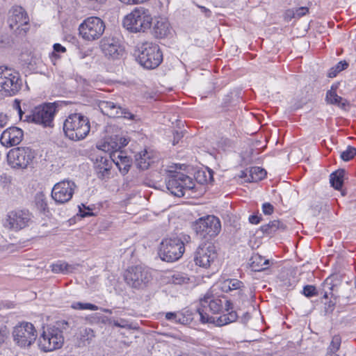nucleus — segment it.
<instances>
[{
	"instance_id": "0e129e2a",
	"label": "nucleus",
	"mask_w": 356,
	"mask_h": 356,
	"mask_svg": "<svg viewBox=\"0 0 356 356\" xmlns=\"http://www.w3.org/2000/svg\"><path fill=\"white\" fill-rule=\"evenodd\" d=\"M245 316V318L247 317V318H250V317L248 314H246Z\"/></svg>"
},
{
	"instance_id": "4c0bfd02",
	"label": "nucleus",
	"mask_w": 356,
	"mask_h": 356,
	"mask_svg": "<svg viewBox=\"0 0 356 356\" xmlns=\"http://www.w3.org/2000/svg\"><path fill=\"white\" fill-rule=\"evenodd\" d=\"M53 49L54 51L51 52L50 58L54 64H55V62L60 58L58 54L65 53L66 51V49L59 43L54 44Z\"/></svg>"
},
{
	"instance_id": "09e8293b",
	"label": "nucleus",
	"mask_w": 356,
	"mask_h": 356,
	"mask_svg": "<svg viewBox=\"0 0 356 356\" xmlns=\"http://www.w3.org/2000/svg\"><path fill=\"white\" fill-rule=\"evenodd\" d=\"M165 319L172 323H177V312H166L165 313Z\"/></svg>"
},
{
	"instance_id": "ea45409f",
	"label": "nucleus",
	"mask_w": 356,
	"mask_h": 356,
	"mask_svg": "<svg viewBox=\"0 0 356 356\" xmlns=\"http://www.w3.org/2000/svg\"><path fill=\"white\" fill-rule=\"evenodd\" d=\"M169 278L170 282L174 284H182L186 283L188 280V278L181 273H175L172 274Z\"/></svg>"
},
{
	"instance_id": "4d7b16f0",
	"label": "nucleus",
	"mask_w": 356,
	"mask_h": 356,
	"mask_svg": "<svg viewBox=\"0 0 356 356\" xmlns=\"http://www.w3.org/2000/svg\"><path fill=\"white\" fill-rule=\"evenodd\" d=\"M182 136L181 135V134L177 132L176 134L174 136V140H173V145H175L176 143H178L179 141V139Z\"/></svg>"
},
{
	"instance_id": "2f4dec72",
	"label": "nucleus",
	"mask_w": 356,
	"mask_h": 356,
	"mask_svg": "<svg viewBox=\"0 0 356 356\" xmlns=\"http://www.w3.org/2000/svg\"><path fill=\"white\" fill-rule=\"evenodd\" d=\"M117 140V137L106 138L99 143L97 147L99 149L104 153H108L109 156H111V153L118 151V142Z\"/></svg>"
},
{
	"instance_id": "e2e57ef3",
	"label": "nucleus",
	"mask_w": 356,
	"mask_h": 356,
	"mask_svg": "<svg viewBox=\"0 0 356 356\" xmlns=\"http://www.w3.org/2000/svg\"><path fill=\"white\" fill-rule=\"evenodd\" d=\"M175 356H188V355L187 354H186V353H180V354H178V355H175Z\"/></svg>"
},
{
	"instance_id": "72a5a7b5",
	"label": "nucleus",
	"mask_w": 356,
	"mask_h": 356,
	"mask_svg": "<svg viewBox=\"0 0 356 356\" xmlns=\"http://www.w3.org/2000/svg\"><path fill=\"white\" fill-rule=\"evenodd\" d=\"M341 344V337L339 334H335L332 337V340L327 348V355H332L339 350Z\"/></svg>"
},
{
	"instance_id": "7c9ffc66",
	"label": "nucleus",
	"mask_w": 356,
	"mask_h": 356,
	"mask_svg": "<svg viewBox=\"0 0 356 356\" xmlns=\"http://www.w3.org/2000/svg\"><path fill=\"white\" fill-rule=\"evenodd\" d=\"M337 86H332L331 89L326 93L325 100L328 104L337 105L338 106L343 108L346 105V101L337 94Z\"/></svg>"
},
{
	"instance_id": "c756f323",
	"label": "nucleus",
	"mask_w": 356,
	"mask_h": 356,
	"mask_svg": "<svg viewBox=\"0 0 356 356\" xmlns=\"http://www.w3.org/2000/svg\"><path fill=\"white\" fill-rule=\"evenodd\" d=\"M79 265L69 264L63 261H58L51 265V271L54 273L68 274L74 272Z\"/></svg>"
},
{
	"instance_id": "b1692460",
	"label": "nucleus",
	"mask_w": 356,
	"mask_h": 356,
	"mask_svg": "<svg viewBox=\"0 0 356 356\" xmlns=\"http://www.w3.org/2000/svg\"><path fill=\"white\" fill-rule=\"evenodd\" d=\"M157 159L152 150L144 149L136 155V163L141 170H147Z\"/></svg>"
},
{
	"instance_id": "de8ad7c7",
	"label": "nucleus",
	"mask_w": 356,
	"mask_h": 356,
	"mask_svg": "<svg viewBox=\"0 0 356 356\" xmlns=\"http://www.w3.org/2000/svg\"><path fill=\"white\" fill-rule=\"evenodd\" d=\"M284 18L286 21H291L293 18H296L295 15L294 9L286 10L284 15Z\"/></svg>"
},
{
	"instance_id": "79ce46f5",
	"label": "nucleus",
	"mask_w": 356,
	"mask_h": 356,
	"mask_svg": "<svg viewBox=\"0 0 356 356\" xmlns=\"http://www.w3.org/2000/svg\"><path fill=\"white\" fill-rule=\"evenodd\" d=\"M303 294L307 297L311 298L319 294L318 291L316 290V287L313 285H306L303 288Z\"/></svg>"
},
{
	"instance_id": "f8f14e48",
	"label": "nucleus",
	"mask_w": 356,
	"mask_h": 356,
	"mask_svg": "<svg viewBox=\"0 0 356 356\" xmlns=\"http://www.w3.org/2000/svg\"><path fill=\"white\" fill-rule=\"evenodd\" d=\"M193 229L200 238H211L220 233L221 224L218 218L214 216H207L199 218L195 222Z\"/></svg>"
},
{
	"instance_id": "a878e982",
	"label": "nucleus",
	"mask_w": 356,
	"mask_h": 356,
	"mask_svg": "<svg viewBox=\"0 0 356 356\" xmlns=\"http://www.w3.org/2000/svg\"><path fill=\"white\" fill-rule=\"evenodd\" d=\"M219 287L222 292L228 293L236 291V293L241 295L243 288H244L243 283L237 279H227L219 284Z\"/></svg>"
},
{
	"instance_id": "49530a36",
	"label": "nucleus",
	"mask_w": 356,
	"mask_h": 356,
	"mask_svg": "<svg viewBox=\"0 0 356 356\" xmlns=\"http://www.w3.org/2000/svg\"><path fill=\"white\" fill-rule=\"evenodd\" d=\"M113 323L115 326L122 327V328H130L131 326L128 321L124 319H120V321H113Z\"/></svg>"
},
{
	"instance_id": "412c9836",
	"label": "nucleus",
	"mask_w": 356,
	"mask_h": 356,
	"mask_svg": "<svg viewBox=\"0 0 356 356\" xmlns=\"http://www.w3.org/2000/svg\"><path fill=\"white\" fill-rule=\"evenodd\" d=\"M24 137L23 131L16 127L6 129L1 134L0 138L1 143L5 147H12L19 145Z\"/></svg>"
},
{
	"instance_id": "6ab92c4d",
	"label": "nucleus",
	"mask_w": 356,
	"mask_h": 356,
	"mask_svg": "<svg viewBox=\"0 0 356 356\" xmlns=\"http://www.w3.org/2000/svg\"><path fill=\"white\" fill-rule=\"evenodd\" d=\"M100 49L108 59L118 60L122 57L124 49L118 39L105 37L100 42Z\"/></svg>"
},
{
	"instance_id": "ddd939ff",
	"label": "nucleus",
	"mask_w": 356,
	"mask_h": 356,
	"mask_svg": "<svg viewBox=\"0 0 356 356\" xmlns=\"http://www.w3.org/2000/svg\"><path fill=\"white\" fill-rule=\"evenodd\" d=\"M8 24L10 29L19 35H24L29 30V17L21 6H15L10 9Z\"/></svg>"
},
{
	"instance_id": "3c124183",
	"label": "nucleus",
	"mask_w": 356,
	"mask_h": 356,
	"mask_svg": "<svg viewBox=\"0 0 356 356\" xmlns=\"http://www.w3.org/2000/svg\"><path fill=\"white\" fill-rule=\"evenodd\" d=\"M16 102V108L17 109L18 111V114H19V118L21 120H24V118H25V115H26V113H25L24 112L22 111L21 107H20V105H19V102L15 101ZM29 113H27V115H29Z\"/></svg>"
},
{
	"instance_id": "423d86ee",
	"label": "nucleus",
	"mask_w": 356,
	"mask_h": 356,
	"mask_svg": "<svg viewBox=\"0 0 356 356\" xmlns=\"http://www.w3.org/2000/svg\"><path fill=\"white\" fill-rule=\"evenodd\" d=\"M136 55L139 64L149 70L156 68L163 60V54L159 46L152 42L146 41L138 44Z\"/></svg>"
},
{
	"instance_id": "4468645a",
	"label": "nucleus",
	"mask_w": 356,
	"mask_h": 356,
	"mask_svg": "<svg viewBox=\"0 0 356 356\" xmlns=\"http://www.w3.org/2000/svg\"><path fill=\"white\" fill-rule=\"evenodd\" d=\"M14 341L20 347L31 346L37 338V332L33 325L29 322H22L17 325L13 331Z\"/></svg>"
},
{
	"instance_id": "69168bd1",
	"label": "nucleus",
	"mask_w": 356,
	"mask_h": 356,
	"mask_svg": "<svg viewBox=\"0 0 356 356\" xmlns=\"http://www.w3.org/2000/svg\"><path fill=\"white\" fill-rule=\"evenodd\" d=\"M330 356H339V355H337V354H334V355H330Z\"/></svg>"
},
{
	"instance_id": "680f3d73",
	"label": "nucleus",
	"mask_w": 356,
	"mask_h": 356,
	"mask_svg": "<svg viewBox=\"0 0 356 356\" xmlns=\"http://www.w3.org/2000/svg\"><path fill=\"white\" fill-rule=\"evenodd\" d=\"M103 322H104V323L108 322V323H112L111 320V319H109V318H106V320H104V321H103Z\"/></svg>"
},
{
	"instance_id": "f03ea898",
	"label": "nucleus",
	"mask_w": 356,
	"mask_h": 356,
	"mask_svg": "<svg viewBox=\"0 0 356 356\" xmlns=\"http://www.w3.org/2000/svg\"><path fill=\"white\" fill-rule=\"evenodd\" d=\"M189 235L180 233L164 238L159 245V255L167 262H173L180 259L185 252V245L191 243Z\"/></svg>"
},
{
	"instance_id": "39448f33",
	"label": "nucleus",
	"mask_w": 356,
	"mask_h": 356,
	"mask_svg": "<svg viewBox=\"0 0 356 356\" xmlns=\"http://www.w3.org/2000/svg\"><path fill=\"white\" fill-rule=\"evenodd\" d=\"M90 130L89 120L81 113H72L63 122V131L65 136L73 141L84 139L88 135Z\"/></svg>"
},
{
	"instance_id": "bf43d9fd",
	"label": "nucleus",
	"mask_w": 356,
	"mask_h": 356,
	"mask_svg": "<svg viewBox=\"0 0 356 356\" xmlns=\"http://www.w3.org/2000/svg\"><path fill=\"white\" fill-rule=\"evenodd\" d=\"M38 197L41 198V202H42L41 207H42V205L44 204L43 199H42L44 197V195L42 193H40L38 195Z\"/></svg>"
},
{
	"instance_id": "5701e85b",
	"label": "nucleus",
	"mask_w": 356,
	"mask_h": 356,
	"mask_svg": "<svg viewBox=\"0 0 356 356\" xmlns=\"http://www.w3.org/2000/svg\"><path fill=\"white\" fill-rule=\"evenodd\" d=\"M171 26L168 20L164 17L155 19L152 26V34L157 38H165L171 33Z\"/></svg>"
},
{
	"instance_id": "13d9d810",
	"label": "nucleus",
	"mask_w": 356,
	"mask_h": 356,
	"mask_svg": "<svg viewBox=\"0 0 356 356\" xmlns=\"http://www.w3.org/2000/svg\"><path fill=\"white\" fill-rule=\"evenodd\" d=\"M334 305L333 303H332L331 302H330L327 305V307L326 308V310L327 311H330V312H332L333 309H334Z\"/></svg>"
},
{
	"instance_id": "aec40b11",
	"label": "nucleus",
	"mask_w": 356,
	"mask_h": 356,
	"mask_svg": "<svg viewBox=\"0 0 356 356\" xmlns=\"http://www.w3.org/2000/svg\"><path fill=\"white\" fill-rule=\"evenodd\" d=\"M99 108L102 113L110 118L122 117L129 120H132L134 118V115L128 110L113 102L101 101L99 103Z\"/></svg>"
},
{
	"instance_id": "f257e3e1",
	"label": "nucleus",
	"mask_w": 356,
	"mask_h": 356,
	"mask_svg": "<svg viewBox=\"0 0 356 356\" xmlns=\"http://www.w3.org/2000/svg\"><path fill=\"white\" fill-rule=\"evenodd\" d=\"M232 302L223 298L207 293L200 299L197 312L203 323H212L216 326H223L234 322L238 318L236 312L231 311Z\"/></svg>"
},
{
	"instance_id": "a19ab883",
	"label": "nucleus",
	"mask_w": 356,
	"mask_h": 356,
	"mask_svg": "<svg viewBox=\"0 0 356 356\" xmlns=\"http://www.w3.org/2000/svg\"><path fill=\"white\" fill-rule=\"evenodd\" d=\"M356 155V148L348 146L346 150L341 152V158L345 161H348L354 158Z\"/></svg>"
},
{
	"instance_id": "f3484780",
	"label": "nucleus",
	"mask_w": 356,
	"mask_h": 356,
	"mask_svg": "<svg viewBox=\"0 0 356 356\" xmlns=\"http://www.w3.org/2000/svg\"><path fill=\"white\" fill-rule=\"evenodd\" d=\"M31 214L27 210H15L8 213L3 222L5 227L18 231L29 226Z\"/></svg>"
},
{
	"instance_id": "9d476101",
	"label": "nucleus",
	"mask_w": 356,
	"mask_h": 356,
	"mask_svg": "<svg viewBox=\"0 0 356 356\" xmlns=\"http://www.w3.org/2000/svg\"><path fill=\"white\" fill-rule=\"evenodd\" d=\"M166 186L175 196L182 197L185 195L186 191H190L194 188L195 183L192 178L180 172L170 171Z\"/></svg>"
},
{
	"instance_id": "bb28decb",
	"label": "nucleus",
	"mask_w": 356,
	"mask_h": 356,
	"mask_svg": "<svg viewBox=\"0 0 356 356\" xmlns=\"http://www.w3.org/2000/svg\"><path fill=\"white\" fill-rule=\"evenodd\" d=\"M250 266L254 271H262L270 266V261L259 254H254L250 259Z\"/></svg>"
},
{
	"instance_id": "58836bf2",
	"label": "nucleus",
	"mask_w": 356,
	"mask_h": 356,
	"mask_svg": "<svg viewBox=\"0 0 356 356\" xmlns=\"http://www.w3.org/2000/svg\"><path fill=\"white\" fill-rule=\"evenodd\" d=\"M333 288L334 284H332V280L330 278H327L322 284V292L321 294L323 293V298L327 299L329 294L332 295V291L333 290Z\"/></svg>"
},
{
	"instance_id": "dca6fc26",
	"label": "nucleus",
	"mask_w": 356,
	"mask_h": 356,
	"mask_svg": "<svg viewBox=\"0 0 356 356\" xmlns=\"http://www.w3.org/2000/svg\"><path fill=\"white\" fill-rule=\"evenodd\" d=\"M127 284L134 289H143L151 280V275L146 268L137 266L131 267L125 273Z\"/></svg>"
},
{
	"instance_id": "c9c22d12",
	"label": "nucleus",
	"mask_w": 356,
	"mask_h": 356,
	"mask_svg": "<svg viewBox=\"0 0 356 356\" xmlns=\"http://www.w3.org/2000/svg\"><path fill=\"white\" fill-rule=\"evenodd\" d=\"M177 324L181 325H188L189 324L192 320L193 317L188 312H177Z\"/></svg>"
},
{
	"instance_id": "20e7f679",
	"label": "nucleus",
	"mask_w": 356,
	"mask_h": 356,
	"mask_svg": "<svg viewBox=\"0 0 356 356\" xmlns=\"http://www.w3.org/2000/svg\"><path fill=\"white\" fill-rule=\"evenodd\" d=\"M153 17L151 11L145 7L135 8L123 19V26L131 33H145L150 29Z\"/></svg>"
},
{
	"instance_id": "4be33fe9",
	"label": "nucleus",
	"mask_w": 356,
	"mask_h": 356,
	"mask_svg": "<svg viewBox=\"0 0 356 356\" xmlns=\"http://www.w3.org/2000/svg\"><path fill=\"white\" fill-rule=\"evenodd\" d=\"M112 168L110 156H99L95 163V168L99 179H104L109 177Z\"/></svg>"
},
{
	"instance_id": "864d4df0",
	"label": "nucleus",
	"mask_w": 356,
	"mask_h": 356,
	"mask_svg": "<svg viewBox=\"0 0 356 356\" xmlns=\"http://www.w3.org/2000/svg\"><path fill=\"white\" fill-rule=\"evenodd\" d=\"M198 8L200 9L201 13L204 14L206 17H209L211 16V12L209 9L202 6H198Z\"/></svg>"
},
{
	"instance_id": "603ef678",
	"label": "nucleus",
	"mask_w": 356,
	"mask_h": 356,
	"mask_svg": "<svg viewBox=\"0 0 356 356\" xmlns=\"http://www.w3.org/2000/svg\"><path fill=\"white\" fill-rule=\"evenodd\" d=\"M8 122V118L6 115L0 113V130L4 127Z\"/></svg>"
},
{
	"instance_id": "cd10ccee",
	"label": "nucleus",
	"mask_w": 356,
	"mask_h": 356,
	"mask_svg": "<svg viewBox=\"0 0 356 356\" xmlns=\"http://www.w3.org/2000/svg\"><path fill=\"white\" fill-rule=\"evenodd\" d=\"M266 170L259 166H254L249 169L247 172H242L241 177H247V180L250 182H257L266 177Z\"/></svg>"
},
{
	"instance_id": "6e6d98bb",
	"label": "nucleus",
	"mask_w": 356,
	"mask_h": 356,
	"mask_svg": "<svg viewBox=\"0 0 356 356\" xmlns=\"http://www.w3.org/2000/svg\"><path fill=\"white\" fill-rule=\"evenodd\" d=\"M79 212H80V215L81 217H87V216H90L92 215V213H91V212L83 211L81 210V207H79Z\"/></svg>"
},
{
	"instance_id": "0eeeda50",
	"label": "nucleus",
	"mask_w": 356,
	"mask_h": 356,
	"mask_svg": "<svg viewBox=\"0 0 356 356\" xmlns=\"http://www.w3.org/2000/svg\"><path fill=\"white\" fill-rule=\"evenodd\" d=\"M59 105L58 102H53L36 106L29 115L24 116V121L33 122L43 127H52L54 126V119Z\"/></svg>"
},
{
	"instance_id": "c03bdc74",
	"label": "nucleus",
	"mask_w": 356,
	"mask_h": 356,
	"mask_svg": "<svg viewBox=\"0 0 356 356\" xmlns=\"http://www.w3.org/2000/svg\"><path fill=\"white\" fill-rule=\"evenodd\" d=\"M295 15L297 19L305 15L308 12L309 9L307 7H300L294 9Z\"/></svg>"
},
{
	"instance_id": "2eb2a0df",
	"label": "nucleus",
	"mask_w": 356,
	"mask_h": 356,
	"mask_svg": "<svg viewBox=\"0 0 356 356\" xmlns=\"http://www.w3.org/2000/svg\"><path fill=\"white\" fill-rule=\"evenodd\" d=\"M218 257L216 246L211 242H204L197 248L194 254L195 264L204 268H209Z\"/></svg>"
},
{
	"instance_id": "7ed1b4c3",
	"label": "nucleus",
	"mask_w": 356,
	"mask_h": 356,
	"mask_svg": "<svg viewBox=\"0 0 356 356\" xmlns=\"http://www.w3.org/2000/svg\"><path fill=\"white\" fill-rule=\"evenodd\" d=\"M68 327L69 323L65 320L58 321L54 325L47 327L39 337L40 348L44 352L60 348L64 343L63 332Z\"/></svg>"
},
{
	"instance_id": "1a4fd4ad",
	"label": "nucleus",
	"mask_w": 356,
	"mask_h": 356,
	"mask_svg": "<svg viewBox=\"0 0 356 356\" xmlns=\"http://www.w3.org/2000/svg\"><path fill=\"white\" fill-rule=\"evenodd\" d=\"M104 21L98 17H89L79 26V33L86 41L92 42L101 38L105 31Z\"/></svg>"
},
{
	"instance_id": "6e6552de",
	"label": "nucleus",
	"mask_w": 356,
	"mask_h": 356,
	"mask_svg": "<svg viewBox=\"0 0 356 356\" xmlns=\"http://www.w3.org/2000/svg\"><path fill=\"white\" fill-rule=\"evenodd\" d=\"M22 80L19 73L5 66H0V93L14 96L22 88Z\"/></svg>"
},
{
	"instance_id": "5fc2aeb1",
	"label": "nucleus",
	"mask_w": 356,
	"mask_h": 356,
	"mask_svg": "<svg viewBox=\"0 0 356 356\" xmlns=\"http://www.w3.org/2000/svg\"><path fill=\"white\" fill-rule=\"evenodd\" d=\"M128 144V140L126 138H120V143H118V151Z\"/></svg>"
},
{
	"instance_id": "a18cd8bd",
	"label": "nucleus",
	"mask_w": 356,
	"mask_h": 356,
	"mask_svg": "<svg viewBox=\"0 0 356 356\" xmlns=\"http://www.w3.org/2000/svg\"><path fill=\"white\" fill-rule=\"evenodd\" d=\"M273 210H274V207L271 204H270L268 202H266V203L263 204L262 211L265 215L272 214L273 212Z\"/></svg>"
},
{
	"instance_id": "473e14b6",
	"label": "nucleus",
	"mask_w": 356,
	"mask_h": 356,
	"mask_svg": "<svg viewBox=\"0 0 356 356\" xmlns=\"http://www.w3.org/2000/svg\"><path fill=\"white\" fill-rule=\"evenodd\" d=\"M345 175L344 170H337L330 175V183L331 185L337 190H339L343 182V176Z\"/></svg>"
},
{
	"instance_id": "c85d7f7f",
	"label": "nucleus",
	"mask_w": 356,
	"mask_h": 356,
	"mask_svg": "<svg viewBox=\"0 0 356 356\" xmlns=\"http://www.w3.org/2000/svg\"><path fill=\"white\" fill-rule=\"evenodd\" d=\"M286 228V225L278 220L270 221L268 224L264 225L260 227V230L266 235L270 236L277 231H284Z\"/></svg>"
},
{
	"instance_id": "9b49d317",
	"label": "nucleus",
	"mask_w": 356,
	"mask_h": 356,
	"mask_svg": "<svg viewBox=\"0 0 356 356\" xmlns=\"http://www.w3.org/2000/svg\"><path fill=\"white\" fill-rule=\"evenodd\" d=\"M35 158L34 152L29 147H16L7 154L8 164L13 169L24 170L29 167Z\"/></svg>"
},
{
	"instance_id": "37998d69",
	"label": "nucleus",
	"mask_w": 356,
	"mask_h": 356,
	"mask_svg": "<svg viewBox=\"0 0 356 356\" xmlns=\"http://www.w3.org/2000/svg\"><path fill=\"white\" fill-rule=\"evenodd\" d=\"M8 334V330L7 327L3 323H0V344L5 342Z\"/></svg>"
},
{
	"instance_id": "8fccbe9b",
	"label": "nucleus",
	"mask_w": 356,
	"mask_h": 356,
	"mask_svg": "<svg viewBox=\"0 0 356 356\" xmlns=\"http://www.w3.org/2000/svg\"><path fill=\"white\" fill-rule=\"evenodd\" d=\"M261 220V215L260 216H258V215H251L249 217V222L251 224H254V225H257L258 223H259Z\"/></svg>"
},
{
	"instance_id": "e433bc0d",
	"label": "nucleus",
	"mask_w": 356,
	"mask_h": 356,
	"mask_svg": "<svg viewBox=\"0 0 356 356\" xmlns=\"http://www.w3.org/2000/svg\"><path fill=\"white\" fill-rule=\"evenodd\" d=\"M72 308L74 309L79 310H90V311H96L99 309V307L91 303H83L80 302H74L72 304Z\"/></svg>"
},
{
	"instance_id": "393cba45",
	"label": "nucleus",
	"mask_w": 356,
	"mask_h": 356,
	"mask_svg": "<svg viewBox=\"0 0 356 356\" xmlns=\"http://www.w3.org/2000/svg\"><path fill=\"white\" fill-rule=\"evenodd\" d=\"M110 159L111 164L114 163L122 174L124 175L129 171L131 161L125 153L122 151H115L111 154Z\"/></svg>"
},
{
	"instance_id": "052dcab7",
	"label": "nucleus",
	"mask_w": 356,
	"mask_h": 356,
	"mask_svg": "<svg viewBox=\"0 0 356 356\" xmlns=\"http://www.w3.org/2000/svg\"><path fill=\"white\" fill-rule=\"evenodd\" d=\"M102 310L106 313L112 314L111 309H102Z\"/></svg>"
},
{
	"instance_id": "f704fd0d",
	"label": "nucleus",
	"mask_w": 356,
	"mask_h": 356,
	"mask_svg": "<svg viewBox=\"0 0 356 356\" xmlns=\"http://www.w3.org/2000/svg\"><path fill=\"white\" fill-rule=\"evenodd\" d=\"M348 63L346 60L339 61L336 65L331 67L328 72V76L330 78L335 77L340 72L346 69Z\"/></svg>"
},
{
	"instance_id": "a211bd4d",
	"label": "nucleus",
	"mask_w": 356,
	"mask_h": 356,
	"mask_svg": "<svg viewBox=\"0 0 356 356\" xmlns=\"http://www.w3.org/2000/svg\"><path fill=\"white\" fill-rule=\"evenodd\" d=\"M76 186L69 179L63 180L54 185L51 191V197L57 202L63 204L70 201Z\"/></svg>"
}]
</instances>
